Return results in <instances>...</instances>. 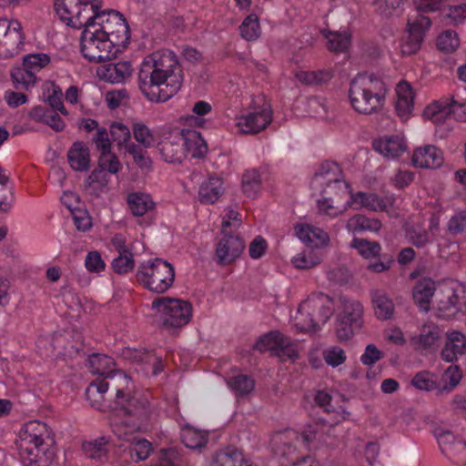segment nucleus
I'll return each mask as SVG.
<instances>
[{
  "mask_svg": "<svg viewBox=\"0 0 466 466\" xmlns=\"http://www.w3.org/2000/svg\"><path fill=\"white\" fill-rule=\"evenodd\" d=\"M129 29L124 16L115 10L101 11L81 34L83 56L93 63L111 60L127 46Z\"/></svg>",
  "mask_w": 466,
  "mask_h": 466,
  "instance_id": "f257e3e1",
  "label": "nucleus"
},
{
  "mask_svg": "<svg viewBox=\"0 0 466 466\" xmlns=\"http://www.w3.org/2000/svg\"><path fill=\"white\" fill-rule=\"evenodd\" d=\"M112 409L110 427L113 433L118 439L131 441L130 456L132 458L135 455L137 461L146 460L152 451L151 443L145 439L136 440L133 434L147 428L151 414L148 395L135 390L131 397H126L122 390H118Z\"/></svg>",
  "mask_w": 466,
  "mask_h": 466,
  "instance_id": "f03ea898",
  "label": "nucleus"
},
{
  "mask_svg": "<svg viewBox=\"0 0 466 466\" xmlns=\"http://www.w3.org/2000/svg\"><path fill=\"white\" fill-rule=\"evenodd\" d=\"M182 82L183 72L173 51H157L143 59L138 86L148 101H167L179 91Z\"/></svg>",
  "mask_w": 466,
  "mask_h": 466,
  "instance_id": "7ed1b4c3",
  "label": "nucleus"
},
{
  "mask_svg": "<svg viewBox=\"0 0 466 466\" xmlns=\"http://www.w3.org/2000/svg\"><path fill=\"white\" fill-rule=\"evenodd\" d=\"M387 93L381 78L372 74H359L350 83L349 100L358 114L372 115L383 107Z\"/></svg>",
  "mask_w": 466,
  "mask_h": 466,
  "instance_id": "20e7f679",
  "label": "nucleus"
},
{
  "mask_svg": "<svg viewBox=\"0 0 466 466\" xmlns=\"http://www.w3.org/2000/svg\"><path fill=\"white\" fill-rule=\"evenodd\" d=\"M333 314V300L324 294H314L304 300L298 308L292 323L299 331H311L320 329Z\"/></svg>",
  "mask_w": 466,
  "mask_h": 466,
  "instance_id": "39448f33",
  "label": "nucleus"
},
{
  "mask_svg": "<svg viewBox=\"0 0 466 466\" xmlns=\"http://www.w3.org/2000/svg\"><path fill=\"white\" fill-rule=\"evenodd\" d=\"M136 277L138 283L146 289L163 294L174 284L175 268L167 260L152 258L138 265Z\"/></svg>",
  "mask_w": 466,
  "mask_h": 466,
  "instance_id": "423d86ee",
  "label": "nucleus"
},
{
  "mask_svg": "<svg viewBox=\"0 0 466 466\" xmlns=\"http://www.w3.org/2000/svg\"><path fill=\"white\" fill-rule=\"evenodd\" d=\"M151 309L155 311L161 326L167 329H177L187 326L193 315L189 301L170 297L154 299Z\"/></svg>",
  "mask_w": 466,
  "mask_h": 466,
  "instance_id": "0eeeda50",
  "label": "nucleus"
},
{
  "mask_svg": "<svg viewBox=\"0 0 466 466\" xmlns=\"http://www.w3.org/2000/svg\"><path fill=\"white\" fill-rule=\"evenodd\" d=\"M49 437L46 423L39 420H31L25 423L19 431L20 455L28 463H36L42 461L46 454Z\"/></svg>",
  "mask_w": 466,
  "mask_h": 466,
  "instance_id": "6e6552de",
  "label": "nucleus"
},
{
  "mask_svg": "<svg viewBox=\"0 0 466 466\" xmlns=\"http://www.w3.org/2000/svg\"><path fill=\"white\" fill-rule=\"evenodd\" d=\"M272 121V109L267 98L262 96L251 97L247 110L236 116L235 126L241 134H258Z\"/></svg>",
  "mask_w": 466,
  "mask_h": 466,
  "instance_id": "1a4fd4ad",
  "label": "nucleus"
},
{
  "mask_svg": "<svg viewBox=\"0 0 466 466\" xmlns=\"http://www.w3.org/2000/svg\"><path fill=\"white\" fill-rule=\"evenodd\" d=\"M55 10L62 22L74 28L86 26L101 12L96 0H55Z\"/></svg>",
  "mask_w": 466,
  "mask_h": 466,
  "instance_id": "9d476101",
  "label": "nucleus"
},
{
  "mask_svg": "<svg viewBox=\"0 0 466 466\" xmlns=\"http://www.w3.org/2000/svg\"><path fill=\"white\" fill-rule=\"evenodd\" d=\"M335 308L333 307V311ZM363 307L354 299L339 298L336 305L335 333L339 340L350 339L363 323Z\"/></svg>",
  "mask_w": 466,
  "mask_h": 466,
  "instance_id": "9b49d317",
  "label": "nucleus"
},
{
  "mask_svg": "<svg viewBox=\"0 0 466 466\" xmlns=\"http://www.w3.org/2000/svg\"><path fill=\"white\" fill-rule=\"evenodd\" d=\"M465 307L466 289L462 284L449 281L437 289L433 308L439 318H453Z\"/></svg>",
  "mask_w": 466,
  "mask_h": 466,
  "instance_id": "f8f14e48",
  "label": "nucleus"
},
{
  "mask_svg": "<svg viewBox=\"0 0 466 466\" xmlns=\"http://www.w3.org/2000/svg\"><path fill=\"white\" fill-rule=\"evenodd\" d=\"M312 187L321 193H335L339 198L353 194L350 185L344 180L339 167L335 163H326L321 166L319 171L312 180Z\"/></svg>",
  "mask_w": 466,
  "mask_h": 466,
  "instance_id": "ddd939ff",
  "label": "nucleus"
},
{
  "mask_svg": "<svg viewBox=\"0 0 466 466\" xmlns=\"http://www.w3.org/2000/svg\"><path fill=\"white\" fill-rule=\"evenodd\" d=\"M325 428V423L309 424L303 430L300 437L294 430H285L284 431L277 433L274 436L273 441L276 444H279V447L278 448L279 453L286 456L296 451L297 442L302 441L309 445L313 441L320 438L319 435L324 431Z\"/></svg>",
  "mask_w": 466,
  "mask_h": 466,
  "instance_id": "4468645a",
  "label": "nucleus"
},
{
  "mask_svg": "<svg viewBox=\"0 0 466 466\" xmlns=\"http://www.w3.org/2000/svg\"><path fill=\"white\" fill-rule=\"evenodd\" d=\"M121 357L132 366L136 372L142 376H157L163 370L161 358L153 351L127 347L122 350Z\"/></svg>",
  "mask_w": 466,
  "mask_h": 466,
  "instance_id": "2eb2a0df",
  "label": "nucleus"
},
{
  "mask_svg": "<svg viewBox=\"0 0 466 466\" xmlns=\"http://www.w3.org/2000/svg\"><path fill=\"white\" fill-rule=\"evenodd\" d=\"M254 348L260 352L270 351L284 360L294 361L299 356L297 344L277 330L260 337Z\"/></svg>",
  "mask_w": 466,
  "mask_h": 466,
  "instance_id": "dca6fc26",
  "label": "nucleus"
},
{
  "mask_svg": "<svg viewBox=\"0 0 466 466\" xmlns=\"http://www.w3.org/2000/svg\"><path fill=\"white\" fill-rule=\"evenodd\" d=\"M88 363L89 369L94 374L112 379L117 377L116 391L121 390L126 397L133 395V392H130V386L132 385L130 378L120 370H116V363L111 357L96 353L89 357Z\"/></svg>",
  "mask_w": 466,
  "mask_h": 466,
  "instance_id": "f3484780",
  "label": "nucleus"
},
{
  "mask_svg": "<svg viewBox=\"0 0 466 466\" xmlns=\"http://www.w3.org/2000/svg\"><path fill=\"white\" fill-rule=\"evenodd\" d=\"M408 34L400 44V53L403 56H411L417 53L424 37L425 32L431 27V19L419 13H411L408 18Z\"/></svg>",
  "mask_w": 466,
  "mask_h": 466,
  "instance_id": "a211bd4d",
  "label": "nucleus"
},
{
  "mask_svg": "<svg viewBox=\"0 0 466 466\" xmlns=\"http://www.w3.org/2000/svg\"><path fill=\"white\" fill-rule=\"evenodd\" d=\"M21 24L16 20L0 19V58L18 54L24 45Z\"/></svg>",
  "mask_w": 466,
  "mask_h": 466,
  "instance_id": "6ab92c4d",
  "label": "nucleus"
},
{
  "mask_svg": "<svg viewBox=\"0 0 466 466\" xmlns=\"http://www.w3.org/2000/svg\"><path fill=\"white\" fill-rule=\"evenodd\" d=\"M112 140L116 143L119 152L128 153L140 167H147L150 164L149 157L144 149L131 142L129 128L122 123H113L110 126Z\"/></svg>",
  "mask_w": 466,
  "mask_h": 466,
  "instance_id": "aec40b11",
  "label": "nucleus"
},
{
  "mask_svg": "<svg viewBox=\"0 0 466 466\" xmlns=\"http://www.w3.org/2000/svg\"><path fill=\"white\" fill-rule=\"evenodd\" d=\"M442 338V329L437 324L426 322L420 332L410 338V344L414 350L423 354H431L439 350Z\"/></svg>",
  "mask_w": 466,
  "mask_h": 466,
  "instance_id": "412c9836",
  "label": "nucleus"
},
{
  "mask_svg": "<svg viewBox=\"0 0 466 466\" xmlns=\"http://www.w3.org/2000/svg\"><path fill=\"white\" fill-rule=\"evenodd\" d=\"M245 243L236 235H224L216 248V258L219 265H228L237 259L243 252Z\"/></svg>",
  "mask_w": 466,
  "mask_h": 466,
  "instance_id": "4be33fe9",
  "label": "nucleus"
},
{
  "mask_svg": "<svg viewBox=\"0 0 466 466\" xmlns=\"http://www.w3.org/2000/svg\"><path fill=\"white\" fill-rule=\"evenodd\" d=\"M354 208H365L372 211H384L390 213V208L393 205V199L390 197H380L375 193H367L359 191L356 194H350V200H348Z\"/></svg>",
  "mask_w": 466,
  "mask_h": 466,
  "instance_id": "5701e85b",
  "label": "nucleus"
},
{
  "mask_svg": "<svg viewBox=\"0 0 466 466\" xmlns=\"http://www.w3.org/2000/svg\"><path fill=\"white\" fill-rule=\"evenodd\" d=\"M466 354V335L456 329L446 333L444 346L441 351V358L445 362H454Z\"/></svg>",
  "mask_w": 466,
  "mask_h": 466,
  "instance_id": "b1692460",
  "label": "nucleus"
},
{
  "mask_svg": "<svg viewBox=\"0 0 466 466\" xmlns=\"http://www.w3.org/2000/svg\"><path fill=\"white\" fill-rule=\"evenodd\" d=\"M374 149L384 157H400L406 150L405 138L400 135H389L377 138L373 142Z\"/></svg>",
  "mask_w": 466,
  "mask_h": 466,
  "instance_id": "393cba45",
  "label": "nucleus"
},
{
  "mask_svg": "<svg viewBox=\"0 0 466 466\" xmlns=\"http://www.w3.org/2000/svg\"><path fill=\"white\" fill-rule=\"evenodd\" d=\"M412 164L420 168H437L443 163V154L435 146L427 145L413 151Z\"/></svg>",
  "mask_w": 466,
  "mask_h": 466,
  "instance_id": "a878e982",
  "label": "nucleus"
},
{
  "mask_svg": "<svg viewBox=\"0 0 466 466\" xmlns=\"http://www.w3.org/2000/svg\"><path fill=\"white\" fill-rule=\"evenodd\" d=\"M159 151L165 161L168 163H179L186 157L178 129L173 130L162 140L159 144Z\"/></svg>",
  "mask_w": 466,
  "mask_h": 466,
  "instance_id": "bb28decb",
  "label": "nucleus"
},
{
  "mask_svg": "<svg viewBox=\"0 0 466 466\" xmlns=\"http://www.w3.org/2000/svg\"><path fill=\"white\" fill-rule=\"evenodd\" d=\"M132 73L133 66L128 61L107 64L97 69V76L112 84L126 82L130 78Z\"/></svg>",
  "mask_w": 466,
  "mask_h": 466,
  "instance_id": "cd10ccee",
  "label": "nucleus"
},
{
  "mask_svg": "<svg viewBox=\"0 0 466 466\" xmlns=\"http://www.w3.org/2000/svg\"><path fill=\"white\" fill-rule=\"evenodd\" d=\"M209 466H256L241 451L227 447L215 452Z\"/></svg>",
  "mask_w": 466,
  "mask_h": 466,
  "instance_id": "c85d7f7f",
  "label": "nucleus"
},
{
  "mask_svg": "<svg viewBox=\"0 0 466 466\" xmlns=\"http://www.w3.org/2000/svg\"><path fill=\"white\" fill-rule=\"evenodd\" d=\"M298 238L315 248L326 247L329 242V237L323 229L307 223H299L294 227Z\"/></svg>",
  "mask_w": 466,
  "mask_h": 466,
  "instance_id": "c756f323",
  "label": "nucleus"
},
{
  "mask_svg": "<svg viewBox=\"0 0 466 466\" xmlns=\"http://www.w3.org/2000/svg\"><path fill=\"white\" fill-rule=\"evenodd\" d=\"M454 99L452 97H445L433 101L428 105L424 111L423 116L435 124H441L450 117H454Z\"/></svg>",
  "mask_w": 466,
  "mask_h": 466,
  "instance_id": "7c9ffc66",
  "label": "nucleus"
},
{
  "mask_svg": "<svg viewBox=\"0 0 466 466\" xmlns=\"http://www.w3.org/2000/svg\"><path fill=\"white\" fill-rule=\"evenodd\" d=\"M186 157H202L207 152V145L199 132L192 129H178Z\"/></svg>",
  "mask_w": 466,
  "mask_h": 466,
  "instance_id": "2f4dec72",
  "label": "nucleus"
},
{
  "mask_svg": "<svg viewBox=\"0 0 466 466\" xmlns=\"http://www.w3.org/2000/svg\"><path fill=\"white\" fill-rule=\"evenodd\" d=\"M396 111L402 120H407L412 114L414 107V92L411 86L401 81L396 86Z\"/></svg>",
  "mask_w": 466,
  "mask_h": 466,
  "instance_id": "473e14b6",
  "label": "nucleus"
},
{
  "mask_svg": "<svg viewBox=\"0 0 466 466\" xmlns=\"http://www.w3.org/2000/svg\"><path fill=\"white\" fill-rule=\"evenodd\" d=\"M127 203L135 217H143L156 208V202L146 192H131L127 197Z\"/></svg>",
  "mask_w": 466,
  "mask_h": 466,
  "instance_id": "72a5a7b5",
  "label": "nucleus"
},
{
  "mask_svg": "<svg viewBox=\"0 0 466 466\" xmlns=\"http://www.w3.org/2000/svg\"><path fill=\"white\" fill-rule=\"evenodd\" d=\"M67 160L72 169L80 172L87 170L90 167L89 148L82 141L74 142L68 149Z\"/></svg>",
  "mask_w": 466,
  "mask_h": 466,
  "instance_id": "f704fd0d",
  "label": "nucleus"
},
{
  "mask_svg": "<svg viewBox=\"0 0 466 466\" xmlns=\"http://www.w3.org/2000/svg\"><path fill=\"white\" fill-rule=\"evenodd\" d=\"M437 291L434 282L430 279H423L417 282L413 289V299L421 310L428 311L430 302Z\"/></svg>",
  "mask_w": 466,
  "mask_h": 466,
  "instance_id": "c9c22d12",
  "label": "nucleus"
},
{
  "mask_svg": "<svg viewBox=\"0 0 466 466\" xmlns=\"http://www.w3.org/2000/svg\"><path fill=\"white\" fill-rule=\"evenodd\" d=\"M223 193L224 186L222 179L220 177H212L201 184L198 196L202 203L213 204Z\"/></svg>",
  "mask_w": 466,
  "mask_h": 466,
  "instance_id": "e433bc0d",
  "label": "nucleus"
},
{
  "mask_svg": "<svg viewBox=\"0 0 466 466\" xmlns=\"http://www.w3.org/2000/svg\"><path fill=\"white\" fill-rule=\"evenodd\" d=\"M382 224L380 219L368 218L364 215H354L347 222L348 231L355 234L361 231H370L377 233L381 228Z\"/></svg>",
  "mask_w": 466,
  "mask_h": 466,
  "instance_id": "4c0bfd02",
  "label": "nucleus"
},
{
  "mask_svg": "<svg viewBox=\"0 0 466 466\" xmlns=\"http://www.w3.org/2000/svg\"><path fill=\"white\" fill-rule=\"evenodd\" d=\"M181 441L185 446L191 450H201L208 441L207 431L196 429L192 426H185L181 430Z\"/></svg>",
  "mask_w": 466,
  "mask_h": 466,
  "instance_id": "58836bf2",
  "label": "nucleus"
},
{
  "mask_svg": "<svg viewBox=\"0 0 466 466\" xmlns=\"http://www.w3.org/2000/svg\"><path fill=\"white\" fill-rule=\"evenodd\" d=\"M108 175L102 169L93 170L86 180L85 189L92 195L98 197L107 189Z\"/></svg>",
  "mask_w": 466,
  "mask_h": 466,
  "instance_id": "ea45409f",
  "label": "nucleus"
},
{
  "mask_svg": "<svg viewBox=\"0 0 466 466\" xmlns=\"http://www.w3.org/2000/svg\"><path fill=\"white\" fill-rule=\"evenodd\" d=\"M372 304L377 318L389 319L393 315L394 305L386 293L382 290L372 292Z\"/></svg>",
  "mask_w": 466,
  "mask_h": 466,
  "instance_id": "a19ab883",
  "label": "nucleus"
},
{
  "mask_svg": "<svg viewBox=\"0 0 466 466\" xmlns=\"http://www.w3.org/2000/svg\"><path fill=\"white\" fill-rule=\"evenodd\" d=\"M321 261V256L311 249H304L294 255L290 259L292 266L301 270L311 269L319 265Z\"/></svg>",
  "mask_w": 466,
  "mask_h": 466,
  "instance_id": "79ce46f5",
  "label": "nucleus"
},
{
  "mask_svg": "<svg viewBox=\"0 0 466 466\" xmlns=\"http://www.w3.org/2000/svg\"><path fill=\"white\" fill-rule=\"evenodd\" d=\"M298 81L304 85H321L329 82L333 73L329 69H319L315 71L299 70L295 73Z\"/></svg>",
  "mask_w": 466,
  "mask_h": 466,
  "instance_id": "37998d69",
  "label": "nucleus"
},
{
  "mask_svg": "<svg viewBox=\"0 0 466 466\" xmlns=\"http://www.w3.org/2000/svg\"><path fill=\"white\" fill-rule=\"evenodd\" d=\"M43 98L54 109L59 111L62 115L66 116V110L62 102V90L54 83H47L43 86Z\"/></svg>",
  "mask_w": 466,
  "mask_h": 466,
  "instance_id": "c03bdc74",
  "label": "nucleus"
},
{
  "mask_svg": "<svg viewBox=\"0 0 466 466\" xmlns=\"http://www.w3.org/2000/svg\"><path fill=\"white\" fill-rule=\"evenodd\" d=\"M228 389L237 398L249 394L255 386V381L248 375L239 374L227 380Z\"/></svg>",
  "mask_w": 466,
  "mask_h": 466,
  "instance_id": "a18cd8bd",
  "label": "nucleus"
},
{
  "mask_svg": "<svg viewBox=\"0 0 466 466\" xmlns=\"http://www.w3.org/2000/svg\"><path fill=\"white\" fill-rule=\"evenodd\" d=\"M322 34L328 40V47L330 51L342 53L348 50L350 45V34L348 31L331 32L323 30Z\"/></svg>",
  "mask_w": 466,
  "mask_h": 466,
  "instance_id": "49530a36",
  "label": "nucleus"
},
{
  "mask_svg": "<svg viewBox=\"0 0 466 466\" xmlns=\"http://www.w3.org/2000/svg\"><path fill=\"white\" fill-rule=\"evenodd\" d=\"M350 247L356 249L358 254L365 259L376 258L381 252V247L378 242L360 238H354Z\"/></svg>",
  "mask_w": 466,
  "mask_h": 466,
  "instance_id": "de8ad7c7",
  "label": "nucleus"
},
{
  "mask_svg": "<svg viewBox=\"0 0 466 466\" xmlns=\"http://www.w3.org/2000/svg\"><path fill=\"white\" fill-rule=\"evenodd\" d=\"M412 387L418 390L431 391L437 390L439 394V386L437 382V376L428 370H421L417 372L410 380Z\"/></svg>",
  "mask_w": 466,
  "mask_h": 466,
  "instance_id": "09e8293b",
  "label": "nucleus"
},
{
  "mask_svg": "<svg viewBox=\"0 0 466 466\" xmlns=\"http://www.w3.org/2000/svg\"><path fill=\"white\" fill-rule=\"evenodd\" d=\"M11 77L16 88L28 89L36 82V76L24 65L13 68Z\"/></svg>",
  "mask_w": 466,
  "mask_h": 466,
  "instance_id": "8fccbe9b",
  "label": "nucleus"
},
{
  "mask_svg": "<svg viewBox=\"0 0 466 466\" xmlns=\"http://www.w3.org/2000/svg\"><path fill=\"white\" fill-rule=\"evenodd\" d=\"M261 178L258 170H247L242 177L241 188L248 198H255L260 189Z\"/></svg>",
  "mask_w": 466,
  "mask_h": 466,
  "instance_id": "3c124183",
  "label": "nucleus"
},
{
  "mask_svg": "<svg viewBox=\"0 0 466 466\" xmlns=\"http://www.w3.org/2000/svg\"><path fill=\"white\" fill-rule=\"evenodd\" d=\"M461 45L459 35L456 31L449 29L442 32L437 38V47L440 51L451 54L455 52Z\"/></svg>",
  "mask_w": 466,
  "mask_h": 466,
  "instance_id": "603ef678",
  "label": "nucleus"
},
{
  "mask_svg": "<svg viewBox=\"0 0 466 466\" xmlns=\"http://www.w3.org/2000/svg\"><path fill=\"white\" fill-rule=\"evenodd\" d=\"M108 442L105 438H100L92 441H86L83 444V451L86 457L102 461L106 458L108 451Z\"/></svg>",
  "mask_w": 466,
  "mask_h": 466,
  "instance_id": "864d4df0",
  "label": "nucleus"
},
{
  "mask_svg": "<svg viewBox=\"0 0 466 466\" xmlns=\"http://www.w3.org/2000/svg\"><path fill=\"white\" fill-rule=\"evenodd\" d=\"M241 36L248 41L257 40L261 33L258 18L256 15H249L239 26Z\"/></svg>",
  "mask_w": 466,
  "mask_h": 466,
  "instance_id": "5fc2aeb1",
  "label": "nucleus"
},
{
  "mask_svg": "<svg viewBox=\"0 0 466 466\" xmlns=\"http://www.w3.org/2000/svg\"><path fill=\"white\" fill-rule=\"evenodd\" d=\"M242 224V218L239 213L233 208H227L222 217L221 231L224 235H233Z\"/></svg>",
  "mask_w": 466,
  "mask_h": 466,
  "instance_id": "6e6d98bb",
  "label": "nucleus"
},
{
  "mask_svg": "<svg viewBox=\"0 0 466 466\" xmlns=\"http://www.w3.org/2000/svg\"><path fill=\"white\" fill-rule=\"evenodd\" d=\"M461 371L458 366L451 365L442 376L443 386L439 389V394L451 391L461 381Z\"/></svg>",
  "mask_w": 466,
  "mask_h": 466,
  "instance_id": "4d7b16f0",
  "label": "nucleus"
},
{
  "mask_svg": "<svg viewBox=\"0 0 466 466\" xmlns=\"http://www.w3.org/2000/svg\"><path fill=\"white\" fill-rule=\"evenodd\" d=\"M435 438L439 443L440 449L441 452L447 456L448 453L451 452V449H453L454 444L461 440L455 438L453 433L448 430L443 428H438L434 431Z\"/></svg>",
  "mask_w": 466,
  "mask_h": 466,
  "instance_id": "13d9d810",
  "label": "nucleus"
},
{
  "mask_svg": "<svg viewBox=\"0 0 466 466\" xmlns=\"http://www.w3.org/2000/svg\"><path fill=\"white\" fill-rule=\"evenodd\" d=\"M50 57L44 53H34L25 56L23 65L36 75L41 69L48 66Z\"/></svg>",
  "mask_w": 466,
  "mask_h": 466,
  "instance_id": "bf43d9fd",
  "label": "nucleus"
},
{
  "mask_svg": "<svg viewBox=\"0 0 466 466\" xmlns=\"http://www.w3.org/2000/svg\"><path fill=\"white\" fill-rule=\"evenodd\" d=\"M323 359L329 366L337 368L346 361L347 354L340 347L331 346L324 350Z\"/></svg>",
  "mask_w": 466,
  "mask_h": 466,
  "instance_id": "052dcab7",
  "label": "nucleus"
},
{
  "mask_svg": "<svg viewBox=\"0 0 466 466\" xmlns=\"http://www.w3.org/2000/svg\"><path fill=\"white\" fill-rule=\"evenodd\" d=\"M405 0H373L376 13L382 17H390L394 15Z\"/></svg>",
  "mask_w": 466,
  "mask_h": 466,
  "instance_id": "680f3d73",
  "label": "nucleus"
},
{
  "mask_svg": "<svg viewBox=\"0 0 466 466\" xmlns=\"http://www.w3.org/2000/svg\"><path fill=\"white\" fill-rule=\"evenodd\" d=\"M350 207V203L347 201L342 207L334 206L333 201L329 198H323L318 200L319 211L329 217L335 218L345 212Z\"/></svg>",
  "mask_w": 466,
  "mask_h": 466,
  "instance_id": "e2e57ef3",
  "label": "nucleus"
},
{
  "mask_svg": "<svg viewBox=\"0 0 466 466\" xmlns=\"http://www.w3.org/2000/svg\"><path fill=\"white\" fill-rule=\"evenodd\" d=\"M135 260L132 252L118 253L112 261L113 269L119 274H125L134 268Z\"/></svg>",
  "mask_w": 466,
  "mask_h": 466,
  "instance_id": "0e129e2a",
  "label": "nucleus"
},
{
  "mask_svg": "<svg viewBox=\"0 0 466 466\" xmlns=\"http://www.w3.org/2000/svg\"><path fill=\"white\" fill-rule=\"evenodd\" d=\"M98 164V169H102L106 173L107 171L110 174H116L121 169V164L112 150L100 154Z\"/></svg>",
  "mask_w": 466,
  "mask_h": 466,
  "instance_id": "69168bd1",
  "label": "nucleus"
},
{
  "mask_svg": "<svg viewBox=\"0 0 466 466\" xmlns=\"http://www.w3.org/2000/svg\"><path fill=\"white\" fill-rule=\"evenodd\" d=\"M133 133L135 139L145 147H150L154 145V136L146 125L142 123L134 124Z\"/></svg>",
  "mask_w": 466,
  "mask_h": 466,
  "instance_id": "338daca9",
  "label": "nucleus"
},
{
  "mask_svg": "<svg viewBox=\"0 0 466 466\" xmlns=\"http://www.w3.org/2000/svg\"><path fill=\"white\" fill-rule=\"evenodd\" d=\"M73 222L79 231H87L92 227L91 218L86 209L79 208L71 212Z\"/></svg>",
  "mask_w": 466,
  "mask_h": 466,
  "instance_id": "774afa93",
  "label": "nucleus"
}]
</instances>
